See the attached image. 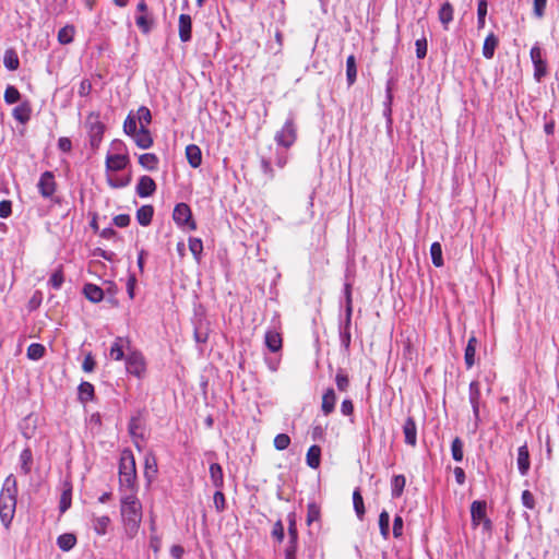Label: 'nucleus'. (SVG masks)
<instances>
[{
	"label": "nucleus",
	"mask_w": 559,
	"mask_h": 559,
	"mask_svg": "<svg viewBox=\"0 0 559 559\" xmlns=\"http://www.w3.org/2000/svg\"><path fill=\"white\" fill-rule=\"evenodd\" d=\"M498 46V38L493 33H490L485 38L484 45H483V56L486 59H491L495 55V50Z\"/></svg>",
	"instance_id": "nucleus-26"
},
{
	"label": "nucleus",
	"mask_w": 559,
	"mask_h": 559,
	"mask_svg": "<svg viewBox=\"0 0 559 559\" xmlns=\"http://www.w3.org/2000/svg\"><path fill=\"white\" fill-rule=\"evenodd\" d=\"M451 453L454 461L461 462L463 460V442L459 437L454 438L451 443Z\"/></svg>",
	"instance_id": "nucleus-47"
},
{
	"label": "nucleus",
	"mask_w": 559,
	"mask_h": 559,
	"mask_svg": "<svg viewBox=\"0 0 559 559\" xmlns=\"http://www.w3.org/2000/svg\"><path fill=\"white\" fill-rule=\"evenodd\" d=\"M210 477H211L212 484L217 489H221L224 486L223 469L218 463H212L210 465Z\"/></svg>",
	"instance_id": "nucleus-27"
},
{
	"label": "nucleus",
	"mask_w": 559,
	"mask_h": 559,
	"mask_svg": "<svg viewBox=\"0 0 559 559\" xmlns=\"http://www.w3.org/2000/svg\"><path fill=\"white\" fill-rule=\"evenodd\" d=\"M3 64L10 71H15L20 67V59L16 51L12 48L7 49L3 56Z\"/></svg>",
	"instance_id": "nucleus-28"
},
{
	"label": "nucleus",
	"mask_w": 559,
	"mask_h": 559,
	"mask_svg": "<svg viewBox=\"0 0 559 559\" xmlns=\"http://www.w3.org/2000/svg\"><path fill=\"white\" fill-rule=\"evenodd\" d=\"M389 524H390V515L385 510H383L379 515V528H380V534L384 539H388V537L390 535Z\"/></svg>",
	"instance_id": "nucleus-43"
},
{
	"label": "nucleus",
	"mask_w": 559,
	"mask_h": 559,
	"mask_svg": "<svg viewBox=\"0 0 559 559\" xmlns=\"http://www.w3.org/2000/svg\"><path fill=\"white\" fill-rule=\"evenodd\" d=\"M139 164L147 169V170H155L158 165V157L153 153H145L139 156Z\"/></svg>",
	"instance_id": "nucleus-33"
},
{
	"label": "nucleus",
	"mask_w": 559,
	"mask_h": 559,
	"mask_svg": "<svg viewBox=\"0 0 559 559\" xmlns=\"http://www.w3.org/2000/svg\"><path fill=\"white\" fill-rule=\"evenodd\" d=\"M45 346L38 343H33L27 347V357L32 360L40 359L45 354Z\"/></svg>",
	"instance_id": "nucleus-44"
},
{
	"label": "nucleus",
	"mask_w": 559,
	"mask_h": 559,
	"mask_svg": "<svg viewBox=\"0 0 559 559\" xmlns=\"http://www.w3.org/2000/svg\"><path fill=\"white\" fill-rule=\"evenodd\" d=\"M516 463L520 474L525 476L528 473L531 466L530 453L526 444L519 448Z\"/></svg>",
	"instance_id": "nucleus-18"
},
{
	"label": "nucleus",
	"mask_w": 559,
	"mask_h": 559,
	"mask_svg": "<svg viewBox=\"0 0 559 559\" xmlns=\"http://www.w3.org/2000/svg\"><path fill=\"white\" fill-rule=\"evenodd\" d=\"M335 404H336V394L332 388H329L322 396L321 409H322L323 414L328 416L331 413H333V411L335 408Z\"/></svg>",
	"instance_id": "nucleus-20"
},
{
	"label": "nucleus",
	"mask_w": 559,
	"mask_h": 559,
	"mask_svg": "<svg viewBox=\"0 0 559 559\" xmlns=\"http://www.w3.org/2000/svg\"><path fill=\"white\" fill-rule=\"evenodd\" d=\"M157 461L152 452H147L144 456V476L151 483L157 474Z\"/></svg>",
	"instance_id": "nucleus-19"
},
{
	"label": "nucleus",
	"mask_w": 559,
	"mask_h": 559,
	"mask_svg": "<svg viewBox=\"0 0 559 559\" xmlns=\"http://www.w3.org/2000/svg\"><path fill=\"white\" fill-rule=\"evenodd\" d=\"M131 181V177L128 176L126 178H119V179H114L112 177H107V183L111 187V188H123L126 186H128Z\"/></svg>",
	"instance_id": "nucleus-57"
},
{
	"label": "nucleus",
	"mask_w": 559,
	"mask_h": 559,
	"mask_svg": "<svg viewBox=\"0 0 559 559\" xmlns=\"http://www.w3.org/2000/svg\"><path fill=\"white\" fill-rule=\"evenodd\" d=\"M477 343H478L477 338L475 336H471L467 342V345L465 347L464 359H465L466 367L468 369L472 368L475 364V354H476Z\"/></svg>",
	"instance_id": "nucleus-25"
},
{
	"label": "nucleus",
	"mask_w": 559,
	"mask_h": 559,
	"mask_svg": "<svg viewBox=\"0 0 559 559\" xmlns=\"http://www.w3.org/2000/svg\"><path fill=\"white\" fill-rule=\"evenodd\" d=\"M319 518H320V509L318 508V506L314 504V503L308 504V510H307V523H308V525H310L311 523L318 521Z\"/></svg>",
	"instance_id": "nucleus-55"
},
{
	"label": "nucleus",
	"mask_w": 559,
	"mask_h": 559,
	"mask_svg": "<svg viewBox=\"0 0 559 559\" xmlns=\"http://www.w3.org/2000/svg\"><path fill=\"white\" fill-rule=\"evenodd\" d=\"M129 433L132 436L133 439L142 438L141 430V421L136 417H132L128 425Z\"/></svg>",
	"instance_id": "nucleus-52"
},
{
	"label": "nucleus",
	"mask_w": 559,
	"mask_h": 559,
	"mask_svg": "<svg viewBox=\"0 0 559 559\" xmlns=\"http://www.w3.org/2000/svg\"><path fill=\"white\" fill-rule=\"evenodd\" d=\"M76 544V537L73 534L66 533L57 538L58 547L63 551L71 550Z\"/></svg>",
	"instance_id": "nucleus-32"
},
{
	"label": "nucleus",
	"mask_w": 559,
	"mask_h": 559,
	"mask_svg": "<svg viewBox=\"0 0 559 559\" xmlns=\"http://www.w3.org/2000/svg\"><path fill=\"white\" fill-rule=\"evenodd\" d=\"M174 221L181 227H187L190 230L197 228L190 207L186 203H179L175 206L173 213Z\"/></svg>",
	"instance_id": "nucleus-8"
},
{
	"label": "nucleus",
	"mask_w": 559,
	"mask_h": 559,
	"mask_svg": "<svg viewBox=\"0 0 559 559\" xmlns=\"http://www.w3.org/2000/svg\"><path fill=\"white\" fill-rule=\"evenodd\" d=\"M430 255L435 266L441 267L443 265L442 247L439 242H433L430 246Z\"/></svg>",
	"instance_id": "nucleus-42"
},
{
	"label": "nucleus",
	"mask_w": 559,
	"mask_h": 559,
	"mask_svg": "<svg viewBox=\"0 0 559 559\" xmlns=\"http://www.w3.org/2000/svg\"><path fill=\"white\" fill-rule=\"evenodd\" d=\"M75 29L72 25H66L58 32V40L62 45H67L73 41Z\"/></svg>",
	"instance_id": "nucleus-39"
},
{
	"label": "nucleus",
	"mask_w": 559,
	"mask_h": 559,
	"mask_svg": "<svg viewBox=\"0 0 559 559\" xmlns=\"http://www.w3.org/2000/svg\"><path fill=\"white\" fill-rule=\"evenodd\" d=\"M129 163L128 154H107L105 166L107 171H119L124 169Z\"/></svg>",
	"instance_id": "nucleus-11"
},
{
	"label": "nucleus",
	"mask_w": 559,
	"mask_h": 559,
	"mask_svg": "<svg viewBox=\"0 0 559 559\" xmlns=\"http://www.w3.org/2000/svg\"><path fill=\"white\" fill-rule=\"evenodd\" d=\"M189 249L197 261L200 260L201 253L203 251V243L199 238H190L189 239Z\"/></svg>",
	"instance_id": "nucleus-49"
},
{
	"label": "nucleus",
	"mask_w": 559,
	"mask_h": 559,
	"mask_svg": "<svg viewBox=\"0 0 559 559\" xmlns=\"http://www.w3.org/2000/svg\"><path fill=\"white\" fill-rule=\"evenodd\" d=\"M120 513L127 534L133 537L142 522V504L134 493L121 498Z\"/></svg>",
	"instance_id": "nucleus-1"
},
{
	"label": "nucleus",
	"mask_w": 559,
	"mask_h": 559,
	"mask_svg": "<svg viewBox=\"0 0 559 559\" xmlns=\"http://www.w3.org/2000/svg\"><path fill=\"white\" fill-rule=\"evenodd\" d=\"M178 34L182 43H188L192 37V20L189 14H180L178 20Z\"/></svg>",
	"instance_id": "nucleus-13"
},
{
	"label": "nucleus",
	"mask_w": 559,
	"mask_h": 559,
	"mask_svg": "<svg viewBox=\"0 0 559 559\" xmlns=\"http://www.w3.org/2000/svg\"><path fill=\"white\" fill-rule=\"evenodd\" d=\"M136 478L135 459L131 450L126 449L121 452L119 463L120 486L133 488Z\"/></svg>",
	"instance_id": "nucleus-3"
},
{
	"label": "nucleus",
	"mask_w": 559,
	"mask_h": 559,
	"mask_svg": "<svg viewBox=\"0 0 559 559\" xmlns=\"http://www.w3.org/2000/svg\"><path fill=\"white\" fill-rule=\"evenodd\" d=\"M136 121L140 123V128H147L152 122L151 110L146 106H141L134 114Z\"/></svg>",
	"instance_id": "nucleus-35"
},
{
	"label": "nucleus",
	"mask_w": 559,
	"mask_h": 559,
	"mask_svg": "<svg viewBox=\"0 0 559 559\" xmlns=\"http://www.w3.org/2000/svg\"><path fill=\"white\" fill-rule=\"evenodd\" d=\"M471 518L472 523L477 526L484 523L486 528L490 527V521L486 518V502L485 501H473L471 504Z\"/></svg>",
	"instance_id": "nucleus-10"
},
{
	"label": "nucleus",
	"mask_w": 559,
	"mask_h": 559,
	"mask_svg": "<svg viewBox=\"0 0 559 559\" xmlns=\"http://www.w3.org/2000/svg\"><path fill=\"white\" fill-rule=\"evenodd\" d=\"M353 504L357 516L362 520L365 514L364 499L359 488H356L353 492Z\"/></svg>",
	"instance_id": "nucleus-40"
},
{
	"label": "nucleus",
	"mask_w": 559,
	"mask_h": 559,
	"mask_svg": "<svg viewBox=\"0 0 559 559\" xmlns=\"http://www.w3.org/2000/svg\"><path fill=\"white\" fill-rule=\"evenodd\" d=\"M12 213V204L11 201L3 200L0 202V217L7 218Z\"/></svg>",
	"instance_id": "nucleus-64"
},
{
	"label": "nucleus",
	"mask_w": 559,
	"mask_h": 559,
	"mask_svg": "<svg viewBox=\"0 0 559 559\" xmlns=\"http://www.w3.org/2000/svg\"><path fill=\"white\" fill-rule=\"evenodd\" d=\"M86 127L88 129L91 146L94 148L98 147L105 131V126L99 120V116L90 114L86 119Z\"/></svg>",
	"instance_id": "nucleus-5"
},
{
	"label": "nucleus",
	"mask_w": 559,
	"mask_h": 559,
	"mask_svg": "<svg viewBox=\"0 0 559 559\" xmlns=\"http://www.w3.org/2000/svg\"><path fill=\"white\" fill-rule=\"evenodd\" d=\"M487 14V2L486 0H480L477 7V24L478 28H483L485 26V17Z\"/></svg>",
	"instance_id": "nucleus-53"
},
{
	"label": "nucleus",
	"mask_w": 559,
	"mask_h": 559,
	"mask_svg": "<svg viewBox=\"0 0 559 559\" xmlns=\"http://www.w3.org/2000/svg\"><path fill=\"white\" fill-rule=\"evenodd\" d=\"M416 46V57L418 59H424L427 55V40L426 38L417 39L415 43Z\"/></svg>",
	"instance_id": "nucleus-58"
},
{
	"label": "nucleus",
	"mask_w": 559,
	"mask_h": 559,
	"mask_svg": "<svg viewBox=\"0 0 559 559\" xmlns=\"http://www.w3.org/2000/svg\"><path fill=\"white\" fill-rule=\"evenodd\" d=\"M32 108L28 102H23L16 106L12 115L21 123H26L31 119Z\"/></svg>",
	"instance_id": "nucleus-21"
},
{
	"label": "nucleus",
	"mask_w": 559,
	"mask_h": 559,
	"mask_svg": "<svg viewBox=\"0 0 559 559\" xmlns=\"http://www.w3.org/2000/svg\"><path fill=\"white\" fill-rule=\"evenodd\" d=\"M530 55L534 64V78L539 82L547 74V62L543 58V51L538 44L532 47Z\"/></svg>",
	"instance_id": "nucleus-9"
},
{
	"label": "nucleus",
	"mask_w": 559,
	"mask_h": 559,
	"mask_svg": "<svg viewBox=\"0 0 559 559\" xmlns=\"http://www.w3.org/2000/svg\"><path fill=\"white\" fill-rule=\"evenodd\" d=\"M37 189L44 199H51L57 191V182L52 171H44L37 182Z\"/></svg>",
	"instance_id": "nucleus-7"
},
{
	"label": "nucleus",
	"mask_w": 559,
	"mask_h": 559,
	"mask_svg": "<svg viewBox=\"0 0 559 559\" xmlns=\"http://www.w3.org/2000/svg\"><path fill=\"white\" fill-rule=\"evenodd\" d=\"M274 139L278 145L285 148H289L295 143L297 139V128L295 124V118L292 114L285 121L282 129L276 132Z\"/></svg>",
	"instance_id": "nucleus-4"
},
{
	"label": "nucleus",
	"mask_w": 559,
	"mask_h": 559,
	"mask_svg": "<svg viewBox=\"0 0 559 559\" xmlns=\"http://www.w3.org/2000/svg\"><path fill=\"white\" fill-rule=\"evenodd\" d=\"M136 119L134 114L131 111L127 116L124 122H123V131L127 135L132 136L139 129L136 127Z\"/></svg>",
	"instance_id": "nucleus-45"
},
{
	"label": "nucleus",
	"mask_w": 559,
	"mask_h": 559,
	"mask_svg": "<svg viewBox=\"0 0 559 559\" xmlns=\"http://www.w3.org/2000/svg\"><path fill=\"white\" fill-rule=\"evenodd\" d=\"M321 449L319 445H311L308 449L306 461L309 467L318 468L320 465Z\"/></svg>",
	"instance_id": "nucleus-31"
},
{
	"label": "nucleus",
	"mask_w": 559,
	"mask_h": 559,
	"mask_svg": "<svg viewBox=\"0 0 559 559\" xmlns=\"http://www.w3.org/2000/svg\"><path fill=\"white\" fill-rule=\"evenodd\" d=\"M71 506V489L64 490L60 497V511L66 512Z\"/></svg>",
	"instance_id": "nucleus-59"
},
{
	"label": "nucleus",
	"mask_w": 559,
	"mask_h": 559,
	"mask_svg": "<svg viewBox=\"0 0 559 559\" xmlns=\"http://www.w3.org/2000/svg\"><path fill=\"white\" fill-rule=\"evenodd\" d=\"M127 371L138 378H142L146 370L143 355L138 350H129L126 356Z\"/></svg>",
	"instance_id": "nucleus-6"
},
{
	"label": "nucleus",
	"mask_w": 559,
	"mask_h": 559,
	"mask_svg": "<svg viewBox=\"0 0 559 559\" xmlns=\"http://www.w3.org/2000/svg\"><path fill=\"white\" fill-rule=\"evenodd\" d=\"M136 26L144 33L147 34L153 27V17L151 14H140L135 19Z\"/></svg>",
	"instance_id": "nucleus-37"
},
{
	"label": "nucleus",
	"mask_w": 559,
	"mask_h": 559,
	"mask_svg": "<svg viewBox=\"0 0 559 559\" xmlns=\"http://www.w3.org/2000/svg\"><path fill=\"white\" fill-rule=\"evenodd\" d=\"M406 479L403 475H396L391 483V495L393 498H399L403 493Z\"/></svg>",
	"instance_id": "nucleus-36"
},
{
	"label": "nucleus",
	"mask_w": 559,
	"mask_h": 559,
	"mask_svg": "<svg viewBox=\"0 0 559 559\" xmlns=\"http://www.w3.org/2000/svg\"><path fill=\"white\" fill-rule=\"evenodd\" d=\"M522 503L524 507H526L527 509H534L535 507V498L533 496V493L530 491V490H524L522 492Z\"/></svg>",
	"instance_id": "nucleus-60"
},
{
	"label": "nucleus",
	"mask_w": 559,
	"mask_h": 559,
	"mask_svg": "<svg viewBox=\"0 0 559 559\" xmlns=\"http://www.w3.org/2000/svg\"><path fill=\"white\" fill-rule=\"evenodd\" d=\"M186 156L191 167L197 168L202 163L201 150L198 145L190 144L186 147Z\"/></svg>",
	"instance_id": "nucleus-24"
},
{
	"label": "nucleus",
	"mask_w": 559,
	"mask_h": 559,
	"mask_svg": "<svg viewBox=\"0 0 559 559\" xmlns=\"http://www.w3.org/2000/svg\"><path fill=\"white\" fill-rule=\"evenodd\" d=\"M290 444V438L286 433H280L274 438V447L278 451L286 450Z\"/></svg>",
	"instance_id": "nucleus-51"
},
{
	"label": "nucleus",
	"mask_w": 559,
	"mask_h": 559,
	"mask_svg": "<svg viewBox=\"0 0 559 559\" xmlns=\"http://www.w3.org/2000/svg\"><path fill=\"white\" fill-rule=\"evenodd\" d=\"M393 535L396 538L403 535V519L401 515H395L393 520Z\"/></svg>",
	"instance_id": "nucleus-61"
},
{
	"label": "nucleus",
	"mask_w": 559,
	"mask_h": 559,
	"mask_svg": "<svg viewBox=\"0 0 559 559\" xmlns=\"http://www.w3.org/2000/svg\"><path fill=\"white\" fill-rule=\"evenodd\" d=\"M335 383L341 392L347 391L349 386L348 376L342 369H340L335 376Z\"/></svg>",
	"instance_id": "nucleus-48"
},
{
	"label": "nucleus",
	"mask_w": 559,
	"mask_h": 559,
	"mask_svg": "<svg viewBox=\"0 0 559 559\" xmlns=\"http://www.w3.org/2000/svg\"><path fill=\"white\" fill-rule=\"evenodd\" d=\"M272 536L276 538L278 542L284 539V525L282 521H277L272 530Z\"/></svg>",
	"instance_id": "nucleus-63"
},
{
	"label": "nucleus",
	"mask_w": 559,
	"mask_h": 559,
	"mask_svg": "<svg viewBox=\"0 0 559 559\" xmlns=\"http://www.w3.org/2000/svg\"><path fill=\"white\" fill-rule=\"evenodd\" d=\"M48 283L55 289H59L62 286V284H63V273H62L61 269L56 270L51 274Z\"/></svg>",
	"instance_id": "nucleus-54"
},
{
	"label": "nucleus",
	"mask_w": 559,
	"mask_h": 559,
	"mask_svg": "<svg viewBox=\"0 0 559 559\" xmlns=\"http://www.w3.org/2000/svg\"><path fill=\"white\" fill-rule=\"evenodd\" d=\"M93 396H94L93 384L90 382H82L79 385V399L85 403V402L91 401L93 399Z\"/></svg>",
	"instance_id": "nucleus-41"
},
{
	"label": "nucleus",
	"mask_w": 559,
	"mask_h": 559,
	"mask_svg": "<svg viewBox=\"0 0 559 559\" xmlns=\"http://www.w3.org/2000/svg\"><path fill=\"white\" fill-rule=\"evenodd\" d=\"M346 78L348 85H353L357 78L356 58L354 55L347 57L346 60Z\"/></svg>",
	"instance_id": "nucleus-34"
},
{
	"label": "nucleus",
	"mask_w": 559,
	"mask_h": 559,
	"mask_svg": "<svg viewBox=\"0 0 559 559\" xmlns=\"http://www.w3.org/2000/svg\"><path fill=\"white\" fill-rule=\"evenodd\" d=\"M282 336L278 332L274 330H269L265 333V345L266 347L273 352L276 353L281 350L282 348Z\"/></svg>",
	"instance_id": "nucleus-22"
},
{
	"label": "nucleus",
	"mask_w": 559,
	"mask_h": 559,
	"mask_svg": "<svg viewBox=\"0 0 559 559\" xmlns=\"http://www.w3.org/2000/svg\"><path fill=\"white\" fill-rule=\"evenodd\" d=\"M21 98V94L16 87L13 85H9L4 91V100L8 104H14L19 102Z\"/></svg>",
	"instance_id": "nucleus-50"
},
{
	"label": "nucleus",
	"mask_w": 559,
	"mask_h": 559,
	"mask_svg": "<svg viewBox=\"0 0 559 559\" xmlns=\"http://www.w3.org/2000/svg\"><path fill=\"white\" fill-rule=\"evenodd\" d=\"M136 146L142 150H147L153 145V138L147 128H139V130L131 136Z\"/></svg>",
	"instance_id": "nucleus-15"
},
{
	"label": "nucleus",
	"mask_w": 559,
	"mask_h": 559,
	"mask_svg": "<svg viewBox=\"0 0 559 559\" xmlns=\"http://www.w3.org/2000/svg\"><path fill=\"white\" fill-rule=\"evenodd\" d=\"M33 460L32 451L24 449L20 454L21 469L26 475L31 471V463Z\"/></svg>",
	"instance_id": "nucleus-46"
},
{
	"label": "nucleus",
	"mask_w": 559,
	"mask_h": 559,
	"mask_svg": "<svg viewBox=\"0 0 559 559\" xmlns=\"http://www.w3.org/2000/svg\"><path fill=\"white\" fill-rule=\"evenodd\" d=\"M453 14L454 10L450 2L443 3L439 9L438 17L445 31L449 28V24L453 21Z\"/></svg>",
	"instance_id": "nucleus-23"
},
{
	"label": "nucleus",
	"mask_w": 559,
	"mask_h": 559,
	"mask_svg": "<svg viewBox=\"0 0 559 559\" xmlns=\"http://www.w3.org/2000/svg\"><path fill=\"white\" fill-rule=\"evenodd\" d=\"M403 433L405 437V442L412 447H415L417 443V426L412 417L406 418L403 425Z\"/></svg>",
	"instance_id": "nucleus-17"
},
{
	"label": "nucleus",
	"mask_w": 559,
	"mask_h": 559,
	"mask_svg": "<svg viewBox=\"0 0 559 559\" xmlns=\"http://www.w3.org/2000/svg\"><path fill=\"white\" fill-rule=\"evenodd\" d=\"M110 524V519L107 515L97 516L93 520V528L98 535H105Z\"/></svg>",
	"instance_id": "nucleus-38"
},
{
	"label": "nucleus",
	"mask_w": 559,
	"mask_h": 559,
	"mask_svg": "<svg viewBox=\"0 0 559 559\" xmlns=\"http://www.w3.org/2000/svg\"><path fill=\"white\" fill-rule=\"evenodd\" d=\"M83 292L85 297L92 302H99L104 298L103 289L94 284H86Z\"/></svg>",
	"instance_id": "nucleus-29"
},
{
	"label": "nucleus",
	"mask_w": 559,
	"mask_h": 559,
	"mask_svg": "<svg viewBox=\"0 0 559 559\" xmlns=\"http://www.w3.org/2000/svg\"><path fill=\"white\" fill-rule=\"evenodd\" d=\"M547 0H533V12L538 19H542L545 14Z\"/></svg>",
	"instance_id": "nucleus-56"
},
{
	"label": "nucleus",
	"mask_w": 559,
	"mask_h": 559,
	"mask_svg": "<svg viewBox=\"0 0 559 559\" xmlns=\"http://www.w3.org/2000/svg\"><path fill=\"white\" fill-rule=\"evenodd\" d=\"M156 190V183L150 176H142L136 185V193L140 198L151 197Z\"/></svg>",
	"instance_id": "nucleus-14"
},
{
	"label": "nucleus",
	"mask_w": 559,
	"mask_h": 559,
	"mask_svg": "<svg viewBox=\"0 0 559 559\" xmlns=\"http://www.w3.org/2000/svg\"><path fill=\"white\" fill-rule=\"evenodd\" d=\"M129 350H131L130 341L126 337L119 336L114 341L109 356L114 360H121L127 356L126 352L128 353Z\"/></svg>",
	"instance_id": "nucleus-12"
},
{
	"label": "nucleus",
	"mask_w": 559,
	"mask_h": 559,
	"mask_svg": "<svg viewBox=\"0 0 559 559\" xmlns=\"http://www.w3.org/2000/svg\"><path fill=\"white\" fill-rule=\"evenodd\" d=\"M213 501L217 511H223L225 508V496L221 490H217L213 496Z\"/></svg>",
	"instance_id": "nucleus-62"
},
{
	"label": "nucleus",
	"mask_w": 559,
	"mask_h": 559,
	"mask_svg": "<svg viewBox=\"0 0 559 559\" xmlns=\"http://www.w3.org/2000/svg\"><path fill=\"white\" fill-rule=\"evenodd\" d=\"M16 480L13 476H9L5 479L4 488L0 495V520L5 527L11 524L14 518L16 509Z\"/></svg>",
	"instance_id": "nucleus-2"
},
{
	"label": "nucleus",
	"mask_w": 559,
	"mask_h": 559,
	"mask_svg": "<svg viewBox=\"0 0 559 559\" xmlns=\"http://www.w3.org/2000/svg\"><path fill=\"white\" fill-rule=\"evenodd\" d=\"M469 403L473 408L475 419H479V400H480V385L478 381H472L469 384Z\"/></svg>",
	"instance_id": "nucleus-16"
},
{
	"label": "nucleus",
	"mask_w": 559,
	"mask_h": 559,
	"mask_svg": "<svg viewBox=\"0 0 559 559\" xmlns=\"http://www.w3.org/2000/svg\"><path fill=\"white\" fill-rule=\"evenodd\" d=\"M154 214L152 205H143L136 211V219L140 225L147 226L151 224Z\"/></svg>",
	"instance_id": "nucleus-30"
}]
</instances>
